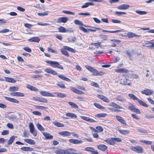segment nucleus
Returning a JSON list of instances; mask_svg holds the SVG:
<instances>
[{
  "instance_id": "f257e3e1",
  "label": "nucleus",
  "mask_w": 154,
  "mask_h": 154,
  "mask_svg": "<svg viewBox=\"0 0 154 154\" xmlns=\"http://www.w3.org/2000/svg\"><path fill=\"white\" fill-rule=\"evenodd\" d=\"M66 50L72 53L75 52V51L73 48L66 46H63V48L61 49V52L63 55L67 57L69 56V54L68 52L66 51Z\"/></svg>"
},
{
  "instance_id": "f03ea898",
  "label": "nucleus",
  "mask_w": 154,
  "mask_h": 154,
  "mask_svg": "<svg viewBox=\"0 0 154 154\" xmlns=\"http://www.w3.org/2000/svg\"><path fill=\"white\" fill-rule=\"evenodd\" d=\"M46 62L52 67L58 68L61 69H63V66L60 65L59 63L56 61H52L48 60L46 61Z\"/></svg>"
},
{
  "instance_id": "7ed1b4c3",
  "label": "nucleus",
  "mask_w": 154,
  "mask_h": 154,
  "mask_svg": "<svg viewBox=\"0 0 154 154\" xmlns=\"http://www.w3.org/2000/svg\"><path fill=\"white\" fill-rule=\"evenodd\" d=\"M109 105L112 106L114 108V111L116 112H120L121 110L119 109H122V107L114 102H112L109 104Z\"/></svg>"
},
{
  "instance_id": "20e7f679",
  "label": "nucleus",
  "mask_w": 154,
  "mask_h": 154,
  "mask_svg": "<svg viewBox=\"0 0 154 154\" xmlns=\"http://www.w3.org/2000/svg\"><path fill=\"white\" fill-rule=\"evenodd\" d=\"M93 29H87L85 28L84 27L82 26H79V29L81 30L82 31H83L85 33H87L89 32V31L91 32H96V30L95 29H97V30H100L101 29L100 28H96L94 27H91Z\"/></svg>"
},
{
  "instance_id": "39448f33",
  "label": "nucleus",
  "mask_w": 154,
  "mask_h": 154,
  "mask_svg": "<svg viewBox=\"0 0 154 154\" xmlns=\"http://www.w3.org/2000/svg\"><path fill=\"white\" fill-rule=\"evenodd\" d=\"M120 83L123 85H130L131 84V82L130 80L126 78H124L120 79Z\"/></svg>"
},
{
  "instance_id": "423d86ee",
  "label": "nucleus",
  "mask_w": 154,
  "mask_h": 154,
  "mask_svg": "<svg viewBox=\"0 0 154 154\" xmlns=\"http://www.w3.org/2000/svg\"><path fill=\"white\" fill-rule=\"evenodd\" d=\"M131 148L133 150L137 153H140L143 152V149L140 146H131Z\"/></svg>"
},
{
  "instance_id": "0eeeda50",
  "label": "nucleus",
  "mask_w": 154,
  "mask_h": 154,
  "mask_svg": "<svg viewBox=\"0 0 154 154\" xmlns=\"http://www.w3.org/2000/svg\"><path fill=\"white\" fill-rule=\"evenodd\" d=\"M59 31L61 32H73V31L70 29H66L64 27L60 26L58 28Z\"/></svg>"
},
{
  "instance_id": "6e6552de",
  "label": "nucleus",
  "mask_w": 154,
  "mask_h": 154,
  "mask_svg": "<svg viewBox=\"0 0 154 154\" xmlns=\"http://www.w3.org/2000/svg\"><path fill=\"white\" fill-rule=\"evenodd\" d=\"M40 94L43 96L46 97H54V95L52 93H50L47 91H42L40 92Z\"/></svg>"
},
{
  "instance_id": "1a4fd4ad",
  "label": "nucleus",
  "mask_w": 154,
  "mask_h": 154,
  "mask_svg": "<svg viewBox=\"0 0 154 154\" xmlns=\"http://www.w3.org/2000/svg\"><path fill=\"white\" fill-rule=\"evenodd\" d=\"M84 150L87 151L91 152L93 154H98V152L96 151L94 148L91 147H86L85 148Z\"/></svg>"
},
{
  "instance_id": "9d476101",
  "label": "nucleus",
  "mask_w": 154,
  "mask_h": 154,
  "mask_svg": "<svg viewBox=\"0 0 154 154\" xmlns=\"http://www.w3.org/2000/svg\"><path fill=\"white\" fill-rule=\"evenodd\" d=\"M69 140L70 143L75 144H80L83 142L82 140H79L76 139H69Z\"/></svg>"
},
{
  "instance_id": "9b49d317",
  "label": "nucleus",
  "mask_w": 154,
  "mask_h": 154,
  "mask_svg": "<svg viewBox=\"0 0 154 154\" xmlns=\"http://www.w3.org/2000/svg\"><path fill=\"white\" fill-rule=\"evenodd\" d=\"M96 96L100 99L103 101L106 102V103H109L110 102L109 100L106 97L102 95H97Z\"/></svg>"
},
{
  "instance_id": "f8f14e48",
  "label": "nucleus",
  "mask_w": 154,
  "mask_h": 154,
  "mask_svg": "<svg viewBox=\"0 0 154 154\" xmlns=\"http://www.w3.org/2000/svg\"><path fill=\"white\" fill-rule=\"evenodd\" d=\"M44 70L47 73L51 74L53 75H56L57 74V73L56 71L50 68H46L44 69Z\"/></svg>"
},
{
  "instance_id": "ddd939ff",
  "label": "nucleus",
  "mask_w": 154,
  "mask_h": 154,
  "mask_svg": "<svg viewBox=\"0 0 154 154\" xmlns=\"http://www.w3.org/2000/svg\"><path fill=\"white\" fill-rule=\"evenodd\" d=\"M116 118L118 121L123 125H127L126 122L122 117L119 116H116Z\"/></svg>"
},
{
  "instance_id": "4468645a",
  "label": "nucleus",
  "mask_w": 154,
  "mask_h": 154,
  "mask_svg": "<svg viewBox=\"0 0 154 154\" xmlns=\"http://www.w3.org/2000/svg\"><path fill=\"white\" fill-rule=\"evenodd\" d=\"M141 93L146 95H150L153 94V91L152 90L147 89L141 92Z\"/></svg>"
},
{
  "instance_id": "2eb2a0df",
  "label": "nucleus",
  "mask_w": 154,
  "mask_h": 154,
  "mask_svg": "<svg viewBox=\"0 0 154 154\" xmlns=\"http://www.w3.org/2000/svg\"><path fill=\"white\" fill-rule=\"evenodd\" d=\"M68 18L67 17H61L57 19V22L58 23H66L68 20Z\"/></svg>"
},
{
  "instance_id": "dca6fc26",
  "label": "nucleus",
  "mask_w": 154,
  "mask_h": 154,
  "mask_svg": "<svg viewBox=\"0 0 154 154\" xmlns=\"http://www.w3.org/2000/svg\"><path fill=\"white\" fill-rule=\"evenodd\" d=\"M65 151V154H75L77 153H76V150L74 149L70 148L66 149Z\"/></svg>"
},
{
  "instance_id": "f3484780",
  "label": "nucleus",
  "mask_w": 154,
  "mask_h": 154,
  "mask_svg": "<svg viewBox=\"0 0 154 154\" xmlns=\"http://www.w3.org/2000/svg\"><path fill=\"white\" fill-rule=\"evenodd\" d=\"M115 71L118 73H127L129 71L128 69L125 68H120L115 69Z\"/></svg>"
},
{
  "instance_id": "a211bd4d",
  "label": "nucleus",
  "mask_w": 154,
  "mask_h": 154,
  "mask_svg": "<svg viewBox=\"0 0 154 154\" xmlns=\"http://www.w3.org/2000/svg\"><path fill=\"white\" fill-rule=\"evenodd\" d=\"M129 7V5L127 4H122L119 5L117 7V8L120 10L127 9Z\"/></svg>"
},
{
  "instance_id": "6ab92c4d",
  "label": "nucleus",
  "mask_w": 154,
  "mask_h": 154,
  "mask_svg": "<svg viewBox=\"0 0 154 154\" xmlns=\"http://www.w3.org/2000/svg\"><path fill=\"white\" fill-rule=\"evenodd\" d=\"M80 117L84 120L86 121L89 122H94L96 121L93 119H91L88 117L85 116H80Z\"/></svg>"
},
{
  "instance_id": "aec40b11",
  "label": "nucleus",
  "mask_w": 154,
  "mask_h": 154,
  "mask_svg": "<svg viewBox=\"0 0 154 154\" xmlns=\"http://www.w3.org/2000/svg\"><path fill=\"white\" fill-rule=\"evenodd\" d=\"M40 39L38 37H35L32 38L28 40L30 42H38L40 41Z\"/></svg>"
},
{
  "instance_id": "412c9836",
  "label": "nucleus",
  "mask_w": 154,
  "mask_h": 154,
  "mask_svg": "<svg viewBox=\"0 0 154 154\" xmlns=\"http://www.w3.org/2000/svg\"><path fill=\"white\" fill-rule=\"evenodd\" d=\"M58 134L64 137L69 136L71 135L70 132L68 131H63L58 132Z\"/></svg>"
},
{
  "instance_id": "4be33fe9",
  "label": "nucleus",
  "mask_w": 154,
  "mask_h": 154,
  "mask_svg": "<svg viewBox=\"0 0 154 154\" xmlns=\"http://www.w3.org/2000/svg\"><path fill=\"white\" fill-rule=\"evenodd\" d=\"M97 147L98 149L102 151H105L108 148L106 146L103 144L98 145Z\"/></svg>"
},
{
  "instance_id": "5701e85b",
  "label": "nucleus",
  "mask_w": 154,
  "mask_h": 154,
  "mask_svg": "<svg viewBox=\"0 0 154 154\" xmlns=\"http://www.w3.org/2000/svg\"><path fill=\"white\" fill-rule=\"evenodd\" d=\"M92 72L94 75H101L103 74V72L102 71L99 72L96 69H94Z\"/></svg>"
},
{
  "instance_id": "b1692460",
  "label": "nucleus",
  "mask_w": 154,
  "mask_h": 154,
  "mask_svg": "<svg viewBox=\"0 0 154 154\" xmlns=\"http://www.w3.org/2000/svg\"><path fill=\"white\" fill-rule=\"evenodd\" d=\"M5 98L6 100L13 103H18L19 102L18 100L15 99L10 98L7 97H5Z\"/></svg>"
},
{
  "instance_id": "393cba45",
  "label": "nucleus",
  "mask_w": 154,
  "mask_h": 154,
  "mask_svg": "<svg viewBox=\"0 0 154 154\" xmlns=\"http://www.w3.org/2000/svg\"><path fill=\"white\" fill-rule=\"evenodd\" d=\"M117 131L121 134L124 135L128 134L130 133L129 130L121 129L119 128L117 129Z\"/></svg>"
},
{
  "instance_id": "a878e982",
  "label": "nucleus",
  "mask_w": 154,
  "mask_h": 154,
  "mask_svg": "<svg viewBox=\"0 0 154 154\" xmlns=\"http://www.w3.org/2000/svg\"><path fill=\"white\" fill-rule=\"evenodd\" d=\"M143 46H146L147 47L151 48L154 47V41L152 42H148L144 43V45H143Z\"/></svg>"
},
{
  "instance_id": "bb28decb",
  "label": "nucleus",
  "mask_w": 154,
  "mask_h": 154,
  "mask_svg": "<svg viewBox=\"0 0 154 154\" xmlns=\"http://www.w3.org/2000/svg\"><path fill=\"white\" fill-rule=\"evenodd\" d=\"M113 137H111L109 139H107L104 140V141L112 145H114L115 144V143L113 142Z\"/></svg>"
},
{
  "instance_id": "cd10ccee",
  "label": "nucleus",
  "mask_w": 154,
  "mask_h": 154,
  "mask_svg": "<svg viewBox=\"0 0 154 154\" xmlns=\"http://www.w3.org/2000/svg\"><path fill=\"white\" fill-rule=\"evenodd\" d=\"M126 36L128 37L129 38H132L134 37H139L140 35H136L133 32H129L127 33V35Z\"/></svg>"
},
{
  "instance_id": "c85d7f7f",
  "label": "nucleus",
  "mask_w": 154,
  "mask_h": 154,
  "mask_svg": "<svg viewBox=\"0 0 154 154\" xmlns=\"http://www.w3.org/2000/svg\"><path fill=\"white\" fill-rule=\"evenodd\" d=\"M66 115L71 118H76L77 117L75 114L72 112H67L66 114Z\"/></svg>"
},
{
  "instance_id": "c756f323",
  "label": "nucleus",
  "mask_w": 154,
  "mask_h": 154,
  "mask_svg": "<svg viewBox=\"0 0 154 154\" xmlns=\"http://www.w3.org/2000/svg\"><path fill=\"white\" fill-rule=\"evenodd\" d=\"M43 134L47 139H52L53 138V136L51 135L50 134L46 132H43Z\"/></svg>"
},
{
  "instance_id": "7c9ffc66",
  "label": "nucleus",
  "mask_w": 154,
  "mask_h": 154,
  "mask_svg": "<svg viewBox=\"0 0 154 154\" xmlns=\"http://www.w3.org/2000/svg\"><path fill=\"white\" fill-rule=\"evenodd\" d=\"M24 141L30 145H34L35 143V142L34 140L31 139H24Z\"/></svg>"
},
{
  "instance_id": "2f4dec72",
  "label": "nucleus",
  "mask_w": 154,
  "mask_h": 154,
  "mask_svg": "<svg viewBox=\"0 0 154 154\" xmlns=\"http://www.w3.org/2000/svg\"><path fill=\"white\" fill-rule=\"evenodd\" d=\"M26 87L27 88L32 91H37L38 90V89L36 88L29 85H27Z\"/></svg>"
},
{
  "instance_id": "473e14b6",
  "label": "nucleus",
  "mask_w": 154,
  "mask_h": 154,
  "mask_svg": "<svg viewBox=\"0 0 154 154\" xmlns=\"http://www.w3.org/2000/svg\"><path fill=\"white\" fill-rule=\"evenodd\" d=\"M21 149L25 151H31L33 150V149L32 147L24 146L21 147Z\"/></svg>"
},
{
  "instance_id": "72a5a7b5",
  "label": "nucleus",
  "mask_w": 154,
  "mask_h": 154,
  "mask_svg": "<svg viewBox=\"0 0 154 154\" xmlns=\"http://www.w3.org/2000/svg\"><path fill=\"white\" fill-rule=\"evenodd\" d=\"M68 103L73 108L75 109H78L79 108V106L75 103L72 102H68Z\"/></svg>"
},
{
  "instance_id": "f704fd0d",
  "label": "nucleus",
  "mask_w": 154,
  "mask_h": 154,
  "mask_svg": "<svg viewBox=\"0 0 154 154\" xmlns=\"http://www.w3.org/2000/svg\"><path fill=\"white\" fill-rule=\"evenodd\" d=\"M4 79L6 81L8 82L15 83L16 82V81L12 78L5 77Z\"/></svg>"
},
{
  "instance_id": "c9c22d12",
  "label": "nucleus",
  "mask_w": 154,
  "mask_h": 154,
  "mask_svg": "<svg viewBox=\"0 0 154 154\" xmlns=\"http://www.w3.org/2000/svg\"><path fill=\"white\" fill-rule=\"evenodd\" d=\"M58 76L60 79H62L63 80H64L67 82H70L71 81V80L69 79L66 77L64 76L63 75H58Z\"/></svg>"
},
{
  "instance_id": "e433bc0d",
  "label": "nucleus",
  "mask_w": 154,
  "mask_h": 154,
  "mask_svg": "<svg viewBox=\"0 0 154 154\" xmlns=\"http://www.w3.org/2000/svg\"><path fill=\"white\" fill-rule=\"evenodd\" d=\"M17 138V137L15 136H12L8 141V144L9 145L11 144L14 142L15 138Z\"/></svg>"
},
{
  "instance_id": "4c0bfd02",
  "label": "nucleus",
  "mask_w": 154,
  "mask_h": 154,
  "mask_svg": "<svg viewBox=\"0 0 154 154\" xmlns=\"http://www.w3.org/2000/svg\"><path fill=\"white\" fill-rule=\"evenodd\" d=\"M53 123L55 126L60 127H63L64 126V125L61 123L57 122H53Z\"/></svg>"
},
{
  "instance_id": "58836bf2",
  "label": "nucleus",
  "mask_w": 154,
  "mask_h": 154,
  "mask_svg": "<svg viewBox=\"0 0 154 154\" xmlns=\"http://www.w3.org/2000/svg\"><path fill=\"white\" fill-rule=\"evenodd\" d=\"M137 101L139 104H140V105L145 107H148L147 105L145 102H143L139 99L137 100Z\"/></svg>"
},
{
  "instance_id": "ea45409f",
  "label": "nucleus",
  "mask_w": 154,
  "mask_h": 154,
  "mask_svg": "<svg viewBox=\"0 0 154 154\" xmlns=\"http://www.w3.org/2000/svg\"><path fill=\"white\" fill-rule=\"evenodd\" d=\"M139 141L140 142L142 143H144V144H147V145H151L152 144V142L151 141L143 140H139Z\"/></svg>"
},
{
  "instance_id": "a19ab883",
  "label": "nucleus",
  "mask_w": 154,
  "mask_h": 154,
  "mask_svg": "<svg viewBox=\"0 0 154 154\" xmlns=\"http://www.w3.org/2000/svg\"><path fill=\"white\" fill-rule=\"evenodd\" d=\"M96 128L97 129V130L94 129V131L95 132H96L98 133L101 132L103 130V128L100 126L97 127Z\"/></svg>"
},
{
  "instance_id": "79ce46f5",
  "label": "nucleus",
  "mask_w": 154,
  "mask_h": 154,
  "mask_svg": "<svg viewBox=\"0 0 154 154\" xmlns=\"http://www.w3.org/2000/svg\"><path fill=\"white\" fill-rule=\"evenodd\" d=\"M36 126L38 129H39L40 131H44V128L41 124H39V123L36 124Z\"/></svg>"
},
{
  "instance_id": "37998d69",
  "label": "nucleus",
  "mask_w": 154,
  "mask_h": 154,
  "mask_svg": "<svg viewBox=\"0 0 154 154\" xmlns=\"http://www.w3.org/2000/svg\"><path fill=\"white\" fill-rule=\"evenodd\" d=\"M18 90V87L17 86H12L9 88L8 90L11 91H17Z\"/></svg>"
},
{
  "instance_id": "c03bdc74",
  "label": "nucleus",
  "mask_w": 154,
  "mask_h": 154,
  "mask_svg": "<svg viewBox=\"0 0 154 154\" xmlns=\"http://www.w3.org/2000/svg\"><path fill=\"white\" fill-rule=\"evenodd\" d=\"M74 23L77 25L85 26L84 24L82 23V22L80 21L79 20H74Z\"/></svg>"
},
{
  "instance_id": "a18cd8bd",
  "label": "nucleus",
  "mask_w": 154,
  "mask_h": 154,
  "mask_svg": "<svg viewBox=\"0 0 154 154\" xmlns=\"http://www.w3.org/2000/svg\"><path fill=\"white\" fill-rule=\"evenodd\" d=\"M65 150L58 149L56 150L55 152L58 154H65Z\"/></svg>"
},
{
  "instance_id": "49530a36",
  "label": "nucleus",
  "mask_w": 154,
  "mask_h": 154,
  "mask_svg": "<svg viewBox=\"0 0 154 154\" xmlns=\"http://www.w3.org/2000/svg\"><path fill=\"white\" fill-rule=\"evenodd\" d=\"M135 11L137 14L140 15H145L147 14L146 12L143 11L136 10Z\"/></svg>"
},
{
  "instance_id": "de8ad7c7",
  "label": "nucleus",
  "mask_w": 154,
  "mask_h": 154,
  "mask_svg": "<svg viewBox=\"0 0 154 154\" xmlns=\"http://www.w3.org/2000/svg\"><path fill=\"white\" fill-rule=\"evenodd\" d=\"M54 94H57V96L58 97H61V98H63L64 97H66V95L64 94H63L61 93H57V92H54L53 93Z\"/></svg>"
},
{
  "instance_id": "09e8293b",
  "label": "nucleus",
  "mask_w": 154,
  "mask_h": 154,
  "mask_svg": "<svg viewBox=\"0 0 154 154\" xmlns=\"http://www.w3.org/2000/svg\"><path fill=\"white\" fill-rule=\"evenodd\" d=\"M106 116V113H102L98 114L95 115V116L98 118H100Z\"/></svg>"
},
{
  "instance_id": "8fccbe9b",
  "label": "nucleus",
  "mask_w": 154,
  "mask_h": 154,
  "mask_svg": "<svg viewBox=\"0 0 154 154\" xmlns=\"http://www.w3.org/2000/svg\"><path fill=\"white\" fill-rule=\"evenodd\" d=\"M94 105L97 108L101 109H105V108L103 106H101L100 104L97 103H94Z\"/></svg>"
},
{
  "instance_id": "3c124183",
  "label": "nucleus",
  "mask_w": 154,
  "mask_h": 154,
  "mask_svg": "<svg viewBox=\"0 0 154 154\" xmlns=\"http://www.w3.org/2000/svg\"><path fill=\"white\" fill-rule=\"evenodd\" d=\"M128 96L131 99L133 100H136L137 101L138 99V98H137L134 94H129Z\"/></svg>"
},
{
  "instance_id": "603ef678",
  "label": "nucleus",
  "mask_w": 154,
  "mask_h": 154,
  "mask_svg": "<svg viewBox=\"0 0 154 154\" xmlns=\"http://www.w3.org/2000/svg\"><path fill=\"white\" fill-rule=\"evenodd\" d=\"M29 129L30 131L35 130L34 126L32 123L30 122L29 123Z\"/></svg>"
},
{
  "instance_id": "864d4df0",
  "label": "nucleus",
  "mask_w": 154,
  "mask_h": 154,
  "mask_svg": "<svg viewBox=\"0 0 154 154\" xmlns=\"http://www.w3.org/2000/svg\"><path fill=\"white\" fill-rule=\"evenodd\" d=\"M8 117L10 119H14L16 118V116L12 113H9Z\"/></svg>"
},
{
  "instance_id": "5fc2aeb1",
  "label": "nucleus",
  "mask_w": 154,
  "mask_h": 154,
  "mask_svg": "<svg viewBox=\"0 0 154 154\" xmlns=\"http://www.w3.org/2000/svg\"><path fill=\"white\" fill-rule=\"evenodd\" d=\"M113 142H121L122 140L121 138L118 137H113Z\"/></svg>"
},
{
  "instance_id": "6e6d98bb",
  "label": "nucleus",
  "mask_w": 154,
  "mask_h": 154,
  "mask_svg": "<svg viewBox=\"0 0 154 154\" xmlns=\"http://www.w3.org/2000/svg\"><path fill=\"white\" fill-rule=\"evenodd\" d=\"M115 14L117 15L118 16H120L122 14H126V13L124 12L116 11L115 12Z\"/></svg>"
},
{
  "instance_id": "4d7b16f0",
  "label": "nucleus",
  "mask_w": 154,
  "mask_h": 154,
  "mask_svg": "<svg viewBox=\"0 0 154 154\" xmlns=\"http://www.w3.org/2000/svg\"><path fill=\"white\" fill-rule=\"evenodd\" d=\"M48 12L46 11L43 13H38V15L39 16H44L48 15Z\"/></svg>"
},
{
  "instance_id": "13d9d810",
  "label": "nucleus",
  "mask_w": 154,
  "mask_h": 154,
  "mask_svg": "<svg viewBox=\"0 0 154 154\" xmlns=\"http://www.w3.org/2000/svg\"><path fill=\"white\" fill-rule=\"evenodd\" d=\"M135 108V107L132 104H131V106H130L128 107V109L131 111L133 112L134 111V110Z\"/></svg>"
},
{
  "instance_id": "bf43d9fd",
  "label": "nucleus",
  "mask_w": 154,
  "mask_h": 154,
  "mask_svg": "<svg viewBox=\"0 0 154 154\" xmlns=\"http://www.w3.org/2000/svg\"><path fill=\"white\" fill-rule=\"evenodd\" d=\"M85 67L88 70L92 72L94 69V68H93L92 67L88 65L86 66Z\"/></svg>"
},
{
  "instance_id": "052dcab7",
  "label": "nucleus",
  "mask_w": 154,
  "mask_h": 154,
  "mask_svg": "<svg viewBox=\"0 0 154 154\" xmlns=\"http://www.w3.org/2000/svg\"><path fill=\"white\" fill-rule=\"evenodd\" d=\"M127 54L130 57L133 54L134 52L133 51H127L126 52Z\"/></svg>"
},
{
  "instance_id": "680f3d73",
  "label": "nucleus",
  "mask_w": 154,
  "mask_h": 154,
  "mask_svg": "<svg viewBox=\"0 0 154 154\" xmlns=\"http://www.w3.org/2000/svg\"><path fill=\"white\" fill-rule=\"evenodd\" d=\"M116 100L120 101L122 102H125L126 100L124 98H121L119 97H116Z\"/></svg>"
},
{
  "instance_id": "e2e57ef3",
  "label": "nucleus",
  "mask_w": 154,
  "mask_h": 154,
  "mask_svg": "<svg viewBox=\"0 0 154 154\" xmlns=\"http://www.w3.org/2000/svg\"><path fill=\"white\" fill-rule=\"evenodd\" d=\"M32 113L36 116H41L42 114L41 113L38 111H34L32 112Z\"/></svg>"
},
{
  "instance_id": "0e129e2a",
  "label": "nucleus",
  "mask_w": 154,
  "mask_h": 154,
  "mask_svg": "<svg viewBox=\"0 0 154 154\" xmlns=\"http://www.w3.org/2000/svg\"><path fill=\"white\" fill-rule=\"evenodd\" d=\"M111 21L113 23H121V21L120 20L116 19H112Z\"/></svg>"
},
{
  "instance_id": "69168bd1",
  "label": "nucleus",
  "mask_w": 154,
  "mask_h": 154,
  "mask_svg": "<svg viewBox=\"0 0 154 154\" xmlns=\"http://www.w3.org/2000/svg\"><path fill=\"white\" fill-rule=\"evenodd\" d=\"M91 85L92 86L95 87L96 88H99V85L97 83L94 82H91Z\"/></svg>"
},
{
  "instance_id": "338daca9",
  "label": "nucleus",
  "mask_w": 154,
  "mask_h": 154,
  "mask_svg": "<svg viewBox=\"0 0 154 154\" xmlns=\"http://www.w3.org/2000/svg\"><path fill=\"white\" fill-rule=\"evenodd\" d=\"M145 117L146 118L149 119L154 118V116H152L150 114H146L145 115Z\"/></svg>"
},
{
  "instance_id": "774afa93",
  "label": "nucleus",
  "mask_w": 154,
  "mask_h": 154,
  "mask_svg": "<svg viewBox=\"0 0 154 154\" xmlns=\"http://www.w3.org/2000/svg\"><path fill=\"white\" fill-rule=\"evenodd\" d=\"M101 43L100 42H98L96 43H93L92 45H94L95 46L96 48H98L99 47H101L100 46Z\"/></svg>"
}]
</instances>
